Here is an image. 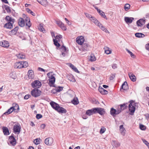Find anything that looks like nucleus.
<instances>
[{
  "label": "nucleus",
  "instance_id": "obj_1",
  "mask_svg": "<svg viewBox=\"0 0 149 149\" xmlns=\"http://www.w3.org/2000/svg\"><path fill=\"white\" fill-rule=\"evenodd\" d=\"M47 77H48L49 84L50 86L55 87L54 84L55 81L54 74L52 72H50L47 73Z\"/></svg>",
  "mask_w": 149,
  "mask_h": 149
},
{
  "label": "nucleus",
  "instance_id": "obj_2",
  "mask_svg": "<svg viewBox=\"0 0 149 149\" xmlns=\"http://www.w3.org/2000/svg\"><path fill=\"white\" fill-rule=\"evenodd\" d=\"M50 103L52 107L58 112L62 113L66 112V111L65 109L59 107V105L56 103L52 101Z\"/></svg>",
  "mask_w": 149,
  "mask_h": 149
},
{
  "label": "nucleus",
  "instance_id": "obj_3",
  "mask_svg": "<svg viewBox=\"0 0 149 149\" xmlns=\"http://www.w3.org/2000/svg\"><path fill=\"white\" fill-rule=\"evenodd\" d=\"M92 22L94 23L96 25L98 26L101 30L107 33H109V32L107 29L103 25L94 17H92L90 20Z\"/></svg>",
  "mask_w": 149,
  "mask_h": 149
},
{
  "label": "nucleus",
  "instance_id": "obj_4",
  "mask_svg": "<svg viewBox=\"0 0 149 149\" xmlns=\"http://www.w3.org/2000/svg\"><path fill=\"white\" fill-rule=\"evenodd\" d=\"M13 106L11 107L8 111L4 114L5 115H7L12 113L13 111H14L16 109L15 108H16L18 110L19 109V107L18 105L17 104H13Z\"/></svg>",
  "mask_w": 149,
  "mask_h": 149
},
{
  "label": "nucleus",
  "instance_id": "obj_5",
  "mask_svg": "<svg viewBox=\"0 0 149 149\" xmlns=\"http://www.w3.org/2000/svg\"><path fill=\"white\" fill-rule=\"evenodd\" d=\"M41 93V91L38 89H33L31 92V95L35 97H37L39 96Z\"/></svg>",
  "mask_w": 149,
  "mask_h": 149
},
{
  "label": "nucleus",
  "instance_id": "obj_6",
  "mask_svg": "<svg viewBox=\"0 0 149 149\" xmlns=\"http://www.w3.org/2000/svg\"><path fill=\"white\" fill-rule=\"evenodd\" d=\"M41 85V83L38 80H35L31 84L32 86L34 88H39Z\"/></svg>",
  "mask_w": 149,
  "mask_h": 149
},
{
  "label": "nucleus",
  "instance_id": "obj_7",
  "mask_svg": "<svg viewBox=\"0 0 149 149\" xmlns=\"http://www.w3.org/2000/svg\"><path fill=\"white\" fill-rule=\"evenodd\" d=\"M21 129V127L20 125L15 124L14 126L13 130L15 133L19 134L20 132Z\"/></svg>",
  "mask_w": 149,
  "mask_h": 149
},
{
  "label": "nucleus",
  "instance_id": "obj_8",
  "mask_svg": "<svg viewBox=\"0 0 149 149\" xmlns=\"http://www.w3.org/2000/svg\"><path fill=\"white\" fill-rule=\"evenodd\" d=\"M134 102L131 101L129 105V110L132 113H134L135 111V108L134 107Z\"/></svg>",
  "mask_w": 149,
  "mask_h": 149
},
{
  "label": "nucleus",
  "instance_id": "obj_9",
  "mask_svg": "<svg viewBox=\"0 0 149 149\" xmlns=\"http://www.w3.org/2000/svg\"><path fill=\"white\" fill-rule=\"evenodd\" d=\"M94 113H98L100 115L103 114L104 112V109L101 108H93Z\"/></svg>",
  "mask_w": 149,
  "mask_h": 149
},
{
  "label": "nucleus",
  "instance_id": "obj_10",
  "mask_svg": "<svg viewBox=\"0 0 149 149\" xmlns=\"http://www.w3.org/2000/svg\"><path fill=\"white\" fill-rule=\"evenodd\" d=\"M84 41V39L83 36H79L76 38L77 42L80 45H81L83 43Z\"/></svg>",
  "mask_w": 149,
  "mask_h": 149
},
{
  "label": "nucleus",
  "instance_id": "obj_11",
  "mask_svg": "<svg viewBox=\"0 0 149 149\" xmlns=\"http://www.w3.org/2000/svg\"><path fill=\"white\" fill-rule=\"evenodd\" d=\"M9 140L10 144L13 146L15 145L16 144V140L13 136H10L9 137Z\"/></svg>",
  "mask_w": 149,
  "mask_h": 149
},
{
  "label": "nucleus",
  "instance_id": "obj_12",
  "mask_svg": "<svg viewBox=\"0 0 149 149\" xmlns=\"http://www.w3.org/2000/svg\"><path fill=\"white\" fill-rule=\"evenodd\" d=\"M22 61H19L15 63L14 65L15 68L20 69L24 68Z\"/></svg>",
  "mask_w": 149,
  "mask_h": 149
},
{
  "label": "nucleus",
  "instance_id": "obj_13",
  "mask_svg": "<svg viewBox=\"0 0 149 149\" xmlns=\"http://www.w3.org/2000/svg\"><path fill=\"white\" fill-rule=\"evenodd\" d=\"M60 50L61 52L62 55L63 56H64L67 53V51L65 47L64 46H62L60 48Z\"/></svg>",
  "mask_w": 149,
  "mask_h": 149
},
{
  "label": "nucleus",
  "instance_id": "obj_14",
  "mask_svg": "<svg viewBox=\"0 0 149 149\" xmlns=\"http://www.w3.org/2000/svg\"><path fill=\"white\" fill-rule=\"evenodd\" d=\"M128 89V86L127 85V83L126 81H125L122 85L120 89L121 91H123H123H127Z\"/></svg>",
  "mask_w": 149,
  "mask_h": 149
},
{
  "label": "nucleus",
  "instance_id": "obj_15",
  "mask_svg": "<svg viewBox=\"0 0 149 149\" xmlns=\"http://www.w3.org/2000/svg\"><path fill=\"white\" fill-rule=\"evenodd\" d=\"M121 112V110H117L116 111L115 109L112 108L111 109L110 111V113L113 116H115L116 115L120 113Z\"/></svg>",
  "mask_w": 149,
  "mask_h": 149
},
{
  "label": "nucleus",
  "instance_id": "obj_16",
  "mask_svg": "<svg viewBox=\"0 0 149 149\" xmlns=\"http://www.w3.org/2000/svg\"><path fill=\"white\" fill-rule=\"evenodd\" d=\"M0 45L3 47H7L9 46V45L8 42L6 41H3L0 42Z\"/></svg>",
  "mask_w": 149,
  "mask_h": 149
},
{
  "label": "nucleus",
  "instance_id": "obj_17",
  "mask_svg": "<svg viewBox=\"0 0 149 149\" xmlns=\"http://www.w3.org/2000/svg\"><path fill=\"white\" fill-rule=\"evenodd\" d=\"M19 59H25L26 58L25 55L22 52L19 53L15 55Z\"/></svg>",
  "mask_w": 149,
  "mask_h": 149
},
{
  "label": "nucleus",
  "instance_id": "obj_18",
  "mask_svg": "<svg viewBox=\"0 0 149 149\" xmlns=\"http://www.w3.org/2000/svg\"><path fill=\"white\" fill-rule=\"evenodd\" d=\"M145 20L143 19H140L137 22V24L138 26H141L144 24Z\"/></svg>",
  "mask_w": 149,
  "mask_h": 149
},
{
  "label": "nucleus",
  "instance_id": "obj_19",
  "mask_svg": "<svg viewBox=\"0 0 149 149\" xmlns=\"http://www.w3.org/2000/svg\"><path fill=\"white\" fill-rule=\"evenodd\" d=\"M5 19L8 22H11L12 23H14L15 21L14 19L12 18L11 17L8 15L6 16Z\"/></svg>",
  "mask_w": 149,
  "mask_h": 149
},
{
  "label": "nucleus",
  "instance_id": "obj_20",
  "mask_svg": "<svg viewBox=\"0 0 149 149\" xmlns=\"http://www.w3.org/2000/svg\"><path fill=\"white\" fill-rule=\"evenodd\" d=\"M120 131L122 135L124 136L125 133V130L123 127V125H121L120 126Z\"/></svg>",
  "mask_w": 149,
  "mask_h": 149
},
{
  "label": "nucleus",
  "instance_id": "obj_21",
  "mask_svg": "<svg viewBox=\"0 0 149 149\" xmlns=\"http://www.w3.org/2000/svg\"><path fill=\"white\" fill-rule=\"evenodd\" d=\"M53 139L51 137L47 138V146H50L52 145L53 143Z\"/></svg>",
  "mask_w": 149,
  "mask_h": 149
},
{
  "label": "nucleus",
  "instance_id": "obj_22",
  "mask_svg": "<svg viewBox=\"0 0 149 149\" xmlns=\"http://www.w3.org/2000/svg\"><path fill=\"white\" fill-rule=\"evenodd\" d=\"M28 76L29 79H32L34 77V73L32 70H29L28 72Z\"/></svg>",
  "mask_w": 149,
  "mask_h": 149
},
{
  "label": "nucleus",
  "instance_id": "obj_23",
  "mask_svg": "<svg viewBox=\"0 0 149 149\" xmlns=\"http://www.w3.org/2000/svg\"><path fill=\"white\" fill-rule=\"evenodd\" d=\"M13 24L11 22H8L5 24L4 27L7 29H11L13 28Z\"/></svg>",
  "mask_w": 149,
  "mask_h": 149
},
{
  "label": "nucleus",
  "instance_id": "obj_24",
  "mask_svg": "<svg viewBox=\"0 0 149 149\" xmlns=\"http://www.w3.org/2000/svg\"><path fill=\"white\" fill-rule=\"evenodd\" d=\"M134 19V18L133 17H125V21L127 23H131L133 20Z\"/></svg>",
  "mask_w": 149,
  "mask_h": 149
},
{
  "label": "nucleus",
  "instance_id": "obj_25",
  "mask_svg": "<svg viewBox=\"0 0 149 149\" xmlns=\"http://www.w3.org/2000/svg\"><path fill=\"white\" fill-rule=\"evenodd\" d=\"M131 80L133 81H136V77L135 75H133L131 73H129L128 74Z\"/></svg>",
  "mask_w": 149,
  "mask_h": 149
},
{
  "label": "nucleus",
  "instance_id": "obj_26",
  "mask_svg": "<svg viewBox=\"0 0 149 149\" xmlns=\"http://www.w3.org/2000/svg\"><path fill=\"white\" fill-rule=\"evenodd\" d=\"M99 91L102 94H106L108 93L107 91L105 90L102 88H99L98 89Z\"/></svg>",
  "mask_w": 149,
  "mask_h": 149
},
{
  "label": "nucleus",
  "instance_id": "obj_27",
  "mask_svg": "<svg viewBox=\"0 0 149 149\" xmlns=\"http://www.w3.org/2000/svg\"><path fill=\"white\" fill-rule=\"evenodd\" d=\"M18 23L20 26L23 27L25 25L24 21L23 18H20L19 19Z\"/></svg>",
  "mask_w": 149,
  "mask_h": 149
},
{
  "label": "nucleus",
  "instance_id": "obj_28",
  "mask_svg": "<svg viewBox=\"0 0 149 149\" xmlns=\"http://www.w3.org/2000/svg\"><path fill=\"white\" fill-rule=\"evenodd\" d=\"M18 29L17 27H15L13 30L9 32V34L11 35H13L15 34L16 32Z\"/></svg>",
  "mask_w": 149,
  "mask_h": 149
},
{
  "label": "nucleus",
  "instance_id": "obj_29",
  "mask_svg": "<svg viewBox=\"0 0 149 149\" xmlns=\"http://www.w3.org/2000/svg\"><path fill=\"white\" fill-rule=\"evenodd\" d=\"M3 133L5 135H8L9 134L8 128L6 127H3L2 128Z\"/></svg>",
  "mask_w": 149,
  "mask_h": 149
},
{
  "label": "nucleus",
  "instance_id": "obj_30",
  "mask_svg": "<svg viewBox=\"0 0 149 149\" xmlns=\"http://www.w3.org/2000/svg\"><path fill=\"white\" fill-rule=\"evenodd\" d=\"M93 113H94V111H93V108L91 109L87 110L86 113V115L88 116H91Z\"/></svg>",
  "mask_w": 149,
  "mask_h": 149
},
{
  "label": "nucleus",
  "instance_id": "obj_31",
  "mask_svg": "<svg viewBox=\"0 0 149 149\" xmlns=\"http://www.w3.org/2000/svg\"><path fill=\"white\" fill-rule=\"evenodd\" d=\"M112 143L114 145L113 147L115 146L116 148H117L119 147L120 146V143L119 142L115 141H113Z\"/></svg>",
  "mask_w": 149,
  "mask_h": 149
},
{
  "label": "nucleus",
  "instance_id": "obj_32",
  "mask_svg": "<svg viewBox=\"0 0 149 149\" xmlns=\"http://www.w3.org/2000/svg\"><path fill=\"white\" fill-rule=\"evenodd\" d=\"M38 1L42 5L46 6L47 4L46 0H38Z\"/></svg>",
  "mask_w": 149,
  "mask_h": 149
},
{
  "label": "nucleus",
  "instance_id": "obj_33",
  "mask_svg": "<svg viewBox=\"0 0 149 149\" xmlns=\"http://www.w3.org/2000/svg\"><path fill=\"white\" fill-rule=\"evenodd\" d=\"M26 25L29 28L31 26V24L30 23V19L29 18L27 17L26 19Z\"/></svg>",
  "mask_w": 149,
  "mask_h": 149
},
{
  "label": "nucleus",
  "instance_id": "obj_34",
  "mask_svg": "<svg viewBox=\"0 0 149 149\" xmlns=\"http://www.w3.org/2000/svg\"><path fill=\"white\" fill-rule=\"evenodd\" d=\"M72 102L74 105L77 104L79 103L77 97H74L72 101Z\"/></svg>",
  "mask_w": 149,
  "mask_h": 149
},
{
  "label": "nucleus",
  "instance_id": "obj_35",
  "mask_svg": "<svg viewBox=\"0 0 149 149\" xmlns=\"http://www.w3.org/2000/svg\"><path fill=\"white\" fill-rule=\"evenodd\" d=\"M135 36L138 38H143L145 36V35L141 33H136L135 34Z\"/></svg>",
  "mask_w": 149,
  "mask_h": 149
},
{
  "label": "nucleus",
  "instance_id": "obj_36",
  "mask_svg": "<svg viewBox=\"0 0 149 149\" xmlns=\"http://www.w3.org/2000/svg\"><path fill=\"white\" fill-rule=\"evenodd\" d=\"M130 5L128 3H126L124 7V8L125 10L127 11L130 9Z\"/></svg>",
  "mask_w": 149,
  "mask_h": 149
},
{
  "label": "nucleus",
  "instance_id": "obj_37",
  "mask_svg": "<svg viewBox=\"0 0 149 149\" xmlns=\"http://www.w3.org/2000/svg\"><path fill=\"white\" fill-rule=\"evenodd\" d=\"M70 67L75 72L78 73H79V72L78 70L77 69L76 67H75L73 65L71 64Z\"/></svg>",
  "mask_w": 149,
  "mask_h": 149
},
{
  "label": "nucleus",
  "instance_id": "obj_38",
  "mask_svg": "<svg viewBox=\"0 0 149 149\" xmlns=\"http://www.w3.org/2000/svg\"><path fill=\"white\" fill-rule=\"evenodd\" d=\"M98 13H99L100 15L102 17L104 18H106V16L105 15L104 13L102 11L100 10Z\"/></svg>",
  "mask_w": 149,
  "mask_h": 149
},
{
  "label": "nucleus",
  "instance_id": "obj_39",
  "mask_svg": "<svg viewBox=\"0 0 149 149\" xmlns=\"http://www.w3.org/2000/svg\"><path fill=\"white\" fill-rule=\"evenodd\" d=\"M53 41L54 42V44L55 46L58 47L60 46V45L58 42V40H56L53 39Z\"/></svg>",
  "mask_w": 149,
  "mask_h": 149
},
{
  "label": "nucleus",
  "instance_id": "obj_40",
  "mask_svg": "<svg viewBox=\"0 0 149 149\" xmlns=\"http://www.w3.org/2000/svg\"><path fill=\"white\" fill-rule=\"evenodd\" d=\"M40 139L39 138H37L34 140V143L36 145H38L40 143Z\"/></svg>",
  "mask_w": 149,
  "mask_h": 149
},
{
  "label": "nucleus",
  "instance_id": "obj_41",
  "mask_svg": "<svg viewBox=\"0 0 149 149\" xmlns=\"http://www.w3.org/2000/svg\"><path fill=\"white\" fill-rule=\"evenodd\" d=\"M111 51L109 49V48L107 47H106L105 50V53L107 54H109L111 53Z\"/></svg>",
  "mask_w": 149,
  "mask_h": 149
},
{
  "label": "nucleus",
  "instance_id": "obj_42",
  "mask_svg": "<svg viewBox=\"0 0 149 149\" xmlns=\"http://www.w3.org/2000/svg\"><path fill=\"white\" fill-rule=\"evenodd\" d=\"M88 45L87 44L85 43L83 45V50L87 51L88 50Z\"/></svg>",
  "mask_w": 149,
  "mask_h": 149
},
{
  "label": "nucleus",
  "instance_id": "obj_43",
  "mask_svg": "<svg viewBox=\"0 0 149 149\" xmlns=\"http://www.w3.org/2000/svg\"><path fill=\"white\" fill-rule=\"evenodd\" d=\"M39 29L41 31L43 32L45 31L44 29L43 28V25L42 24H40V26L38 27Z\"/></svg>",
  "mask_w": 149,
  "mask_h": 149
},
{
  "label": "nucleus",
  "instance_id": "obj_44",
  "mask_svg": "<svg viewBox=\"0 0 149 149\" xmlns=\"http://www.w3.org/2000/svg\"><path fill=\"white\" fill-rule=\"evenodd\" d=\"M5 8L6 10L7 13H10L11 12V10L9 6L7 5L5 6Z\"/></svg>",
  "mask_w": 149,
  "mask_h": 149
},
{
  "label": "nucleus",
  "instance_id": "obj_45",
  "mask_svg": "<svg viewBox=\"0 0 149 149\" xmlns=\"http://www.w3.org/2000/svg\"><path fill=\"white\" fill-rule=\"evenodd\" d=\"M60 27L62 30H66V28L65 26L64 25V24L62 23L59 26Z\"/></svg>",
  "mask_w": 149,
  "mask_h": 149
},
{
  "label": "nucleus",
  "instance_id": "obj_46",
  "mask_svg": "<svg viewBox=\"0 0 149 149\" xmlns=\"http://www.w3.org/2000/svg\"><path fill=\"white\" fill-rule=\"evenodd\" d=\"M63 89L62 87L58 86V87L56 88V92H59L62 91Z\"/></svg>",
  "mask_w": 149,
  "mask_h": 149
},
{
  "label": "nucleus",
  "instance_id": "obj_47",
  "mask_svg": "<svg viewBox=\"0 0 149 149\" xmlns=\"http://www.w3.org/2000/svg\"><path fill=\"white\" fill-rule=\"evenodd\" d=\"M55 40H57L58 41H59L62 38V36L60 35L58 36H56V37H55Z\"/></svg>",
  "mask_w": 149,
  "mask_h": 149
},
{
  "label": "nucleus",
  "instance_id": "obj_48",
  "mask_svg": "<svg viewBox=\"0 0 149 149\" xmlns=\"http://www.w3.org/2000/svg\"><path fill=\"white\" fill-rule=\"evenodd\" d=\"M126 51L127 52L130 54L131 56L133 58H134V55L132 53V52H130L129 50L128 49H126Z\"/></svg>",
  "mask_w": 149,
  "mask_h": 149
},
{
  "label": "nucleus",
  "instance_id": "obj_49",
  "mask_svg": "<svg viewBox=\"0 0 149 149\" xmlns=\"http://www.w3.org/2000/svg\"><path fill=\"white\" fill-rule=\"evenodd\" d=\"M96 58L93 55H91V58L90 60L91 61H95Z\"/></svg>",
  "mask_w": 149,
  "mask_h": 149
},
{
  "label": "nucleus",
  "instance_id": "obj_50",
  "mask_svg": "<svg viewBox=\"0 0 149 149\" xmlns=\"http://www.w3.org/2000/svg\"><path fill=\"white\" fill-rule=\"evenodd\" d=\"M105 130L106 129L104 127H102L100 130V133L101 134L103 133L105 131Z\"/></svg>",
  "mask_w": 149,
  "mask_h": 149
},
{
  "label": "nucleus",
  "instance_id": "obj_51",
  "mask_svg": "<svg viewBox=\"0 0 149 149\" xmlns=\"http://www.w3.org/2000/svg\"><path fill=\"white\" fill-rule=\"evenodd\" d=\"M127 107L126 105V104H123L121 105H120V108L122 110H123L125 109Z\"/></svg>",
  "mask_w": 149,
  "mask_h": 149
},
{
  "label": "nucleus",
  "instance_id": "obj_52",
  "mask_svg": "<svg viewBox=\"0 0 149 149\" xmlns=\"http://www.w3.org/2000/svg\"><path fill=\"white\" fill-rule=\"evenodd\" d=\"M140 128L142 130H145L146 129V127L142 125H140Z\"/></svg>",
  "mask_w": 149,
  "mask_h": 149
},
{
  "label": "nucleus",
  "instance_id": "obj_53",
  "mask_svg": "<svg viewBox=\"0 0 149 149\" xmlns=\"http://www.w3.org/2000/svg\"><path fill=\"white\" fill-rule=\"evenodd\" d=\"M85 15L86 16V17L89 18V19L90 20L91 19V17H92V16L90 15V14H88V13H85Z\"/></svg>",
  "mask_w": 149,
  "mask_h": 149
},
{
  "label": "nucleus",
  "instance_id": "obj_54",
  "mask_svg": "<svg viewBox=\"0 0 149 149\" xmlns=\"http://www.w3.org/2000/svg\"><path fill=\"white\" fill-rule=\"evenodd\" d=\"M24 68L28 66V63L26 61H22Z\"/></svg>",
  "mask_w": 149,
  "mask_h": 149
},
{
  "label": "nucleus",
  "instance_id": "obj_55",
  "mask_svg": "<svg viewBox=\"0 0 149 149\" xmlns=\"http://www.w3.org/2000/svg\"><path fill=\"white\" fill-rule=\"evenodd\" d=\"M42 117V116L40 114H37L36 116V118L38 119L41 118Z\"/></svg>",
  "mask_w": 149,
  "mask_h": 149
},
{
  "label": "nucleus",
  "instance_id": "obj_56",
  "mask_svg": "<svg viewBox=\"0 0 149 149\" xmlns=\"http://www.w3.org/2000/svg\"><path fill=\"white\" fill-rule=\"evenodd\" d=\"M143 143L146 144L147 146H149V143L145 140V139H143Z\"/></svg>",
  "mask_w": 149,
  "mask_h": 149
},
{
  "label": "nucleus",
  "instance_id": "obj_57",
  "mask_svg": "<svg viewBox=\"0 0 149 149\" xmlns=\"http://www.w3.org/2000/svg\"><path fill=\"white\" fill-rule=\"evenodd\" d=\"M62 23V22L58 20L56 21V24L59 26Z\"/></svg>",
  "mask_w": 149,
  "mask_h": 149
},
{
  "label": "nucleus",
  "instance_id": "obj_58",
  "mask_svg": "<svg viewBox=\"0 0 149 149\" xmlns=\"http://www.w3.org/2000/svg\"><path fill=\"white\" fill-rule=\"evenodd\" d=\"M115 77L114 74H112L111 76L110 77V80H113Z\"/></svg>",
  "mask_w": 149,
  "mask_h": 149
},
{
  "label": "nucleus",
  "instance_id": "obj_59",
  "mask_svg": "<svg viewBox=\"0 0 149 149\" xmlns=\"http://www.w3.org/2000/svg\"><path fill=\"white\" fill-rule=\"evenodd\" d=\"M112 68L113 69H115L117 68V65L116 64H113L112 65Z\"/></svg>",
  "mask_w": 149,
  "mask_h": 149
},
{
  "label": "nucleus",
  "instance_id": "obj_60",
  "mask_svg": "<svg viewBox=\"0 0 149 149\" xmlns=\"http://www.w3.org/2000/svg\"><path fill=\"white\" fill-rule=\"evenodd\" d=\"M30 96V95H27L25 96L24 97V99L26 100L28 99L29 98V97Z\"/></svg>",
  "mask_w": 149,
  "mask_h": 149
},
{
  "label": "nucleus",
  "instance_id": "obj_61",
  "mask_svg": "<svg viewBox=\"0 0 149 149\" xmlns=\"http://www.w3.org/2000/svg\"><path fill=\"white\" fill-rule=\"evenodd\" d=\"M146 49L149 50V44H147L146 45Z\"/></svg>",
  "mask_w": 149,
  "mask_h": 149
},
{
  "label": "nucleus",
  "instance_id": "obj_62",
  "mask_svg": "<svg viewBox=\"0 0 149 149\" xmlns=\"http://www.w3.org/2000/svg\"><path fill=\"white\" fill-rule=\"evenodd\" d=\"M38 70L39 71H44H44H45L44 69H43L42 68H38Z\"/></svg>",
  "mask_w": 149,
  "mask_h": 149
},
{
  "label": "nucleus",
  "instance_id": "obj_63",
  "mask_svg": "<svg viewBox=\"0 0 149 149\" xmlns=\"http://www.w3.org/2000/svg\"><path fill=\"white\" fill-rule=\"evenodd\" d=\"M93 6L96 10H97V12H98L100 10V9H98V8L95 5H93Z\"/></svg>",
  "mask_w": 149,
  "mask_h": 149
},
{
  "label": "nucleus",
  "instance_id": "obj_64",
  "mask_svg": "<svg viewBox=\"0 0 149 149\" xmlns=\"http://www.w3.org/2000/svg\"><path fill=\"white\" fill-rule=\"evenodd\" d=\"M30 13L33 16H35V14L32 11H31Z\"/></svg>",
  "mask_w": 149,
  "mask_h": 149
}]
</instances>
